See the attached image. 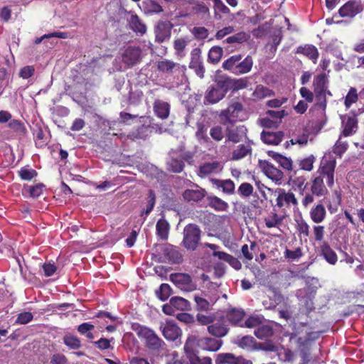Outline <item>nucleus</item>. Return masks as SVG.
I'll list each match as a JSON object with an SVG mask.
<instances>
[{"instance_id":"1","label":"nucleus","mask_w":364,"mask_h":364,"mask_svg":"<svg viewBox=\"0 0 364 364\" xmlns=\"http://www.w3.org/2000/svg\"><path fill=\"white\" fill-rule=\"evenodd\" d=\"M223 341L221 339L208 336L199 337L196 335H188L184 347L192 350L216 352L222 347Z\"/></svg>"},{"instance_id":"2","label":"nucleus","mask_w":364,"mask_h":364,"mask_svg":"<svg viewBox=\"0 0 364 364\" xmlns=\"http://www.w3.org/2000/svg\"><path fill=\"white\" fill-rule=\"evenodd\" d=\"M131 328L140 339L144 341L145 346L148 349L159 351L165 346V342L150 328L139 323H133Z\"/></svg>"},{"instance_id":"3","label":"nucleus","mask_w":364,"mask_h":364,"mask_svg":"<svg viewBox=\"0 0 364 364\" xmlns=\"http://www.w3.org/2000/svg\"><path fill=\"white\" fill-rule=\"evenodd\" d=\"M241 60V54L233 55L223 63L222 67L225 70L230 71L236 75L248 73L253 66L252 56L248 55L243 60Z\"/></svg>"},{"instance_id":"4","label":"nucleus","mask_w":364,"mask_h":364,"mask_svg":"<svg viewBox=\"0 0 364 364\" xmlns=\"http://www.w3.org/2000/svg\"><path fill=\"white\" fill-rule=\"evenodd\" d=\"M183 234L182 245L188 250H196L201 237L199 227L196 224L189 223L185 226Z\"/></svg>"},{"instance_id":"5","label":"nucleus","mask_w":364,"mask_h":364,"mask_svg":"<svg viewBox=\"0 0 364 364\" xmlns=\"http://www.w3.org/2000/svg\"><path fill=\"white\" fill-rule=\"evenodd\" d=\"M170 280L177 288L183 291H193L197 288V285L193 281L191 276L186 273H172L170 275Z\"/></svg>"},{"instance_id":"6","label":"nucleus","mask_w":364,"mask_h":364,"mask_svg":"<svg viewBox=\"0 0 364 364\" xmlns=\"http://www.w3.org/2000/svg\"><path fill=\"white\" fill-rule=\"evenodd\" d=\"M156 67L159 72L166 74L178 73V75H183L186 70L185 65L168 59L159 60L156 63Z\"/></svg>"},{"instance_id":"7","label":"nucleus","mask_w":364,"mask_h":364,"mask_svg":"<svg viewBox=\"0 0 364 364\" xmlns=\"http://www.w3.org/2000/svg\"><path fill=\"white\" fill-rule=\"evenodd\" d=\"M142 51L139 47L128 46L122 53V60L128 67H133L141 60Z\"/></svg>"},{"instance_id":"8","label":"nucleus","mask_w":364,"mask_h":364,"mask_svg":"<svg viewBox=\"0 0 364 364\" xmlns=\"http://www.w3.org/2000/svg\"><path fill=\"white\" fill-rule=\"evenodd\" d=\"M173 25L168 21H159L154 28L155 41L161 43L170 39Z\"/></svg>"},{"instance_id":"9","label":"nucleus","mask_w":364,"mask_h":364,"mask_svg":"<svg viewBox=\"0 0 364 364\" xmlns=\"http://www.w3.org/2000/svg\"><path fill=\"white\" fill-rule=\"evenodd\" d=\"M215 364H253L251 360L232 353H221L215 356Z\"/></svg>"},{"instance_id":"10","label":"nucleus","mask_w":364,"mask_h":364,"mask_svg":"<svg viewBox=\"0 0 364 364\" xmlns=\"http://www.w3.org/2000/svg\"><path fill=\"white\" fill-rule=\"evenodd\" d=\"M164 261H168L173 264H179L183 261V255L176 247L170 244H164L159 246Z\"/></svg>"},{"instance_id":"11","label":"nucleus","mask_w":364,"mask_h":364,"mask_svg":"<svg viewBox=\"0 0 364 364\" xmlns=\"http://www.w3.org/2000/svg\"><path fill=\"white\" fill-rule=\"evenodd\" d=\"M164 338L171 341H174L182 336V330L173 321L168 320L160 326Z\"/></svg>"},{"instance_id":"12","label":"nucleus","mask_w":364,"mask_h":364,"mask_svg":"<svg viewBox=\"0 0 364 364\" xmlns=\"http://www.w3.org/2000/svg\"><path fill=\"white\" fill-rule=\"evenodd\" d=\"M336 159L324 160L321 164L320 176L326 179L327 186L331 188L334 184Z\"/></svg>"},{"instance_id":"13","label":"nucleus","mask_w":364,"mask_h":364,"mask_svg":"<svg viewBox=\"0 0 364 364\" xmlns=\"http://www.w3.org/2000/svg\"><path fill=\"white\" fill-rule=\"evenodd\" d=\"M363 10L360 2L357 1H349L343 5L338 10L341 17L353 18Z\"/></svg>"},{"instance_id":"14","label":"nucleus","mask_w":364,"mask_h":364,"mask_svg":"<svg viewBox=\"0 0 364 364\" xmlns=\"http://www.w3.org/2000/svg\"><path fill=\"white\" fill-rule=\"evenodd\" d=\"M262 172L272 181L280 183L284 178V173L271 163L264 161L260 165Z\"/></svg>"},{"instance_id":"15","label":"nucleus","mask_w":364,"mask_h":364,"mask_svg":"<svg viewBox=\"0 0 364 364\" xmlns=\"http://www.w3.org/2000/svg\"><path fill=\"white\" fill-rule=\"evenodd\" d=\"M207 331L211 336L220 339L228 334L229 328L225 323L224 317L222 316L219 320H216L211 325H209Z\"/></svg>"},{"instance_id":"16","label":"nucleus","mask_w":364,"mask_h":364,"mask_svg":"<svg viewBox=\"0 0 364 364\" xmlns=\"http://www.w3.org/2000/svg\"><path fill=\"white\" fill-rule=\"evenodd\" d=\"M223 168V165L218 161L205 162L199 166L198 176L201 178H204L211 174L220 173Z\"/></svg>"},{"instance_id":"17","label":"nucleus","mask_w":364,"mask_h":364,"mask_svg":"<svg viewBox=\"0 0 364 364\" xmlns=\"http://www.w3.org/2000/svg\"><path fill=\"white\" fill-rule=\"evenodd\" d=\"M276 191L278 192V196L276 199L277 205L279 208L289 207L291 204L294 205H298L297 199L295 195L291 192H287L283 188H278Z\"/></svg>"},{"instance_id":"18","label":"nucleus","mask_w":364,"mask_h":364,"mask_svg":"<svg viewBox=\"0 0 364 364\" xmlns=\"http://www.w3.org/2000/svg\"><path fill=\"white\" fill-rule=\"evenodd\" d=\"M194 186L196 187V189H186L182 194L184 200L186 202H200L207 194L205 189L200 187L197 184H194Z\"/></svg>"},{"instance_id":"19","label":"nucleus","mask_w":364,"mask_h":364,"mask_svg":"<svg viewBox=\"0 0 364 364\" xmlns=\"http://www.w3.org/2000/svg\"><path fill=\"white\" fill-rule=\"evenodd\" d=\"M245 312L242 309L230 307L225 311V317L227 320L233 326H243V318Z\"/></svg>"},{"instance_id":"20","label":"nucleus","mask_w":364,"mask_h":364,"mask_svg":"<svg viewBox=\"0 0 364 364\" xmlns=\"http://www.w3.org/2000/svg\"><path fill=\"white\" fill-rule=\"evenodd\" d=\"M319 251L321 256L331 265H335L338 259L336 252L331 248L327 242H323L320 247Z\"/></svg>"},{"instance_id":"21","label":"nucleus","mask_w":364,"mask_h":364,"mask_svg":"<svg viewBox=\"0 0 364 364\" xmlns=\"http://www.w3.org/2000/svg\"><path fill=\"white\" fill-rule=\"evenodd\" d=\"M252 152V144L249 141L245 144H239L236 149L232 151L231 159L233 161H239L245 158L248 155H251Z\"/></svg>"},{"instance_id":"22","label":"nucleus","mask_w":364,"mask_h":364,"mask_svg":"<svg viewBox=\"0 0 364 364\" xmlns=\"http://www.w3.org/2000/svg\"><path fill=\"white\" fill-rule=\"evenodd\" d=\"M188 4L191 6L193 14L199 16L202 18L210 17L209 7L203 2L196 0H188Z\"/></svg>"},{"instance_id":"23","label":"nucleus","mask_w":364,"mask_h":364,"mask_svg":"<svg viewBox=\"0 0 364 364\" xmlns=\"http://www.w3.org/2000/svg\"><path fill=\"white\" fill-rule=\"evenodd\" d=\"M210 182L217 188L222 189L223 192L227 195L235 193V185L231 179L210 178Z\"/></svg>"},{"instance_id":"24","label":"nucleus","mask_w":364,"mask_h":364,"mask_svg":"<svg viewBox=\"0 0 364 364\" xmlns=\"http://www.w3.org/2000/svg\"><path fill=\"white\" fill-rule=\"evenodd\" d=\"M247 129L244 127H238L235 129H227L226 141L238 143L242 140V136L247 139Z\"/></svg>"},{"instance_id":"25","label":"nucleus","mask_w":364,"mask_h":364,"mask_svg":"<svg viewBox=\"0 0 364 364\" xmlns=\"http://www.w3.org/2000/svg\"><path fill=\"white\" fill-rule=\"evenodd\" d=\"M284 132L282 131L273 132L262 131L261 133L262 141L269 145H278L284 138Z\"/></svg>"},{"instance_id":"26","label":"nucleus","mask_w":364,"mask_h":364,"mask_svg":"<svg viewBox=\"0 0 364 364\" xmlns=\"http://www.w3.org/2000/svg\"><path fill=\"white\" fill-rule=\"evenodd\" d=\"M326 215L325 206L321 203L314 205L309 212L311 220L316 224L322 223L326 219Z\"/></svg>"},{"instance_id":"27","label":"nucleus","mask_w":364,"mask_h":364,"mask_svg":"<svg viewBox=\"0 0 364 364\" xmlns=\"http://www.w3.org/2000/svg\"><path fill=\"white\" fill-rule=\"evenodd\" d=\"M301 360L299 364H309L311 361V352L309 347V341L299 337L297 339Z\"/></svg>"},{"instance_id":"28","label":"nucleus","mask_w":364,"mask_h":364,"mask_svg":"<svg viewBox=\"0 0 364 364\" xmlns=\"http://www.w3.org/2000/svg\"><path fill=\"white\" fill-rule=\"evenodd\" d=\"M269 156L272 158L279 166L287 171H291L293 169V161L290 158H288L282 154H280L274 151H269L267 152Z\"/></svg>"},{"instance_id":"29","label":"nucleus","mask_w":364,"mask_h":364,"mask_svg":"<svg viewBox=\"0 0 364 364\" xmlns=\"http://www.w3.org/2000/svg\"><path fill=\"white\" fill-rule=\"evenodd\" d=\"M311 192L316 197H322L326 195L328 189L324 185L323 178L321 176L315 177L311 182Z\"/></svg>"},{"instance_id":"30","label":"nucleus","mask_w":364,"mask_h":364,"mask_svg":"<svg viewBox=\"0 0 364 364\" xmlns=\"http://www.w3.org/2000/svg\"><path fill=\"white\" fill-rule=\"evenodd\" d=\"M218 297L210 298L209 300L199 295H194L196 302V310L198 311H208L212 306L216 302Z\"/></svg>"},{"instance_id":"31","label":"nucleus","mask_w":364,"mask_h":364,"mask_svg":"<svg viewBox=\"0 0 364 364\" xmlns=\"http://www.w3.org/2000/svg\"><path fill=\"white\" fill-rule=\"evenodd\" d=\"M184 353L191 364H212L210 357L199 358L198 351L183 347Z\"/></svg>"},{"instance_id":"32","label":"nucleus","mask_w":364,"mask_h":364,"mask_svg":"<svg viewBox=\"0 0 364 364\" xmlns=\"http://www.w3.org/2000/svg\"><path fill=\"white\" fill-rule=\"evenodd\" d=\"M216 86L225 95L228 92H233L232 78L227 75L217 76L215 80Z\"/></svg>"},{"instance_id":"33","label":"nucleus","mask_w":364,"mask_h":364,"mask_svg":"<svg viewBox=\"0 0 364 364\" xmlns=\"http://www.w3.org/2000/svg\"><path fill=\"white\" fill-rule=\"evenodd\" d=\"M154 111L159 118L165 119L169 116L170 105L168 102L156 100L154 103Z\"/></svg>"},{"instance_id":"34","label":"nucleus","mask_w":364,"mask_h":364,"mask_svg":"<svg viewBox=\"0 0 364 364\" xmlns=\"http://www.w3.org/2000/svg\"><path fill=\"white\" fill-rule=\"evenodd\" d=\"M213 2L214 17L216 20H221L223 17L230 14V9L222 0H212Z\"/></svg>"},{"instance_id":"35","label":"nucleus","mask_w":364,"mask_h":364,"mask_svg":"<svg viewBox=\"0 0 364 364\" xmlns=\"http://www.w3.org/2000/svg\"><path fill=\"white\" fill-rule=\"evenodd\" d=\"M190 40L188 37L184 38H176L173 42V49L175 50V55L182 58L186 55V48L188 46Z\"/></svg>"},{"instance_id":"36","label":"nucleus","mask_w":364,"mask_h":364,"mask_svg":"<svg viewBox=\"0 0 364 364\" xmlns=\"http://www.w3.org/2000/svg\"><path fill=\"white\" fill-rule=\"evenodd\" d=\"M331 95V92L326 90H314V95L315 96V106L322 110H326L327 107L326 95Z\"/></svg>"},{"instance_id":"37","label":"nucleus","mask_w":364,"mask_h":364,"mask_svg":"<svg viewBox=\"0 0 364 364\" xmlns=\"http://www.w3.org/2000/svg\"><path fill=\"white\" fill-rule=\"evenodd\" d=\"M225 95L218 87H212L205 95V101L208 104H215L225 97Z\"/></svg>"},{"instance_id":"38","label":"nucleus","mask_w":364,"mask_h":364,"mask_svg":"<svg viewBox=\"0 0 364 364\" xmlns=\"http://www.w3.org/2000/svg\"><path fill=\"white\" fill-rule=\"evenodd\" d=\"M169 229V223L164 218H160L157 221L156 225V235L162 240H166L168 239Z\"/></svg>"},{"instance_id":"39","label":"nucleus","mask_w":364,"mask_h":364,"mask_svg":"<svg viewBox=\"0 0 364 364\" xmlns=\"http://www.w3.org/2000/svg\"><path fill=\"white\" fill-rule=\"evenodd\" d=\"M207 199L208 205L216 211H226L229 207L228 203L218 196H210Z\"/></svg>"},{"instance_id":"40","label":"nucleus","mask_w":364,"mask_h":364,"mask_svg":"<svg viewBox=\"0 0 364 364\" xmlns=\"http://www.w3.org/2000/svg\"><path fill=\"white\" fill-rule=\"evenodd\" d=\"M358 128V119L355 115L348 117L346 122L344 123L343 135L348 136L355 133Z\"/></svg>"},{"instance_id":"41","label":"nucleus","mask_w":364,"mask_h":364,"mask_svg":"<svg viewBox=\"0 0 364 364\" xmlns=\"http://www.w3.org/2000/svg\"><path fill=\"white\" fill-rule=\"evenodd\" d=\"M297 53H301L309 59H311L314 63H316L318 58V51L317 48L313 45H306L305 46H299L297 48Z\"/></svg>"},{"instance_id":"42","label":"nucleus","mask_w":364,"mask_h":364,"mask_svg":"<svg viewBox=\"0 0 364 364\" xmlns=\"http://www.w3.org/2000/svg\"><path fill=\"white\" fill-rule=\"evenodd\" d=\"M129 23L130 28L134 32L139 33L143 35L146 31V26L141 21L138 16L136 14H132L130 16Z\"/></svg>"},{"instance_id":"43","label":"nucleus","mask_w":364,"mask_h":364,"mask_svg":"<svg viewBox=\"0 0 364 364\" xmlns=\"http://www.w3.org/2000/svg\"><path fill=\"white\" fill-rule=\"evenodd\" d=\"M171 306L181 311H188L191 309V303L186 299L180 296H173L170 299Z\"/></svg>"},{"instance_id":"44","label":"nucleus","mask_w":364,"mask_h":364,"mask_svg":"<svg viewBox=\"0 0 364 364\" xmlns=\"http://www.w3.org/2000/svg\"><path fill=\"white\" fill-rule=\"evenodd\" d=\"M328 80L327 75L322 73L316 75L313 82L314 90H328Z\"/></svg>"},{"instance_id":"45","label":"nucleus","mask_w":364,"mask_h":364,"mask_svg":"<svg viewBox=\"0 0 364 364\" xmlns=\"http://www.w3.org/2000/svg\"><path fill=\"white\" fill-rule=\"evenodd\" d=\"M223 55V50L220 46L212 47L208 52V61L212 64L219 63Z\"/></svg>"},{"instance_id":"46","label":"nucleus","mask_w":364,"mask_h":364,"mask_svg":"<svg viewBox=\"0 0 364 364\" xmlns=\"http://www.w3.org/2000/svg\"><path fill=\"white\" fill-rule=\"evenodd\" d=\"M94 324L89 322H85L80 324L77 326V330L80 335L85 336L89 340H93L95 336L92 331L94 330Z\"/></svg>"},{"instance_id":"47","label":"nucleus","mask_w":364,"mask_h":364,"mask_svg":"<svg viewBox=\"0 0 364 364\" xmlns=\"http://www.w3.org/2000/svg\"><path fill=\"white\" fill-rule=\"evenodd\" d=\"M8 127L16 135L24 136L27 133V129L24 124L18 119L11 120L8 124Z\"/></svg>"},{"instance_id":"48","label":"nucleus","mask_w":364,"mask_h":364,"mask_svg":"<svg viewBox=\"0 0 364 364\" xmlns=\"http://www.w3.org/2000/svg\"><path fill=\"white\" fill-rule=\"evenodd\" d=\"M63 339L64 344L67 346L70 349L77 350L80 349L82 346L80 339L76 336L66 334L64 336Z\"/></svg>"},{"instance_id":"49","label":"nucleus","mask_w":364,"mask_h":364,"mask_svg":"<svg viewBox=\"0 0 364 364\" xmlns=\"http://www.w3.org/2000/svg\"><path fill=\"white\" fill-rule=\"evenodd\" d=\"M143 8L146 14H159L163 11L162 6L153 0H145Z\"/></svg>"},{"instance_id":"50","label":"nucleus","mask_w":364,"mask_h":364,"mask_svg":"<svg viewBox=\"0 0 364 364\" xmlns=\"http://www.w3.org/2000/svg\"><path fill=\"white\" fill-rule=\"evenodd\" d=\"M296 225L295 228L300 235L304 237H309L310 235V226L307 222L302 218L300 217L298 219H295Z\"/></svg>"},{"instance_id":"51","label":"nucleus","mask_w":364,"mask_h":364,"mask_svg":"<svg viewBox=\"0 0 364 364\" xmlns=\"http://www.w3.org/2000/svg\"><path fill=\"white\" fill-rule=\"evenodd\" d=\"M283 218L279 216L276 213H271L267 217L264 218L265 225L268 228L278 227L282 224Z\"/></svg>"},{"instance_id":"52","label":"nucleus","mask_w":364,"mask_h":364,"mask_svg":"<svg viewBox=\"0 0 364 364\" xmlns=\"http://www.w3.org/2000/svg\"><path fill=\"white\" fill-rule=\"evenodd\" d=\"M273 95L274 92L272 90L262 85H257L252 93L254 97L259 100L270 97Z\"/></svg>"},{"instance_id":"53","label":"nucleus","mask_w":364,"mask_h":364,"mask_svg":"<svg viewBox=\"0 0 364 364\" xmlns=\"http://www.w3.org/2000/svg\"><path fill=\"white\" fill-rule=\"evenodd\" d=\"M196 320L200 325L208 326L216 321V316L213 313H210L208 314L198 313L196 314Z\"/></svg>"},{"instance_id":"54","label":"nucleus","mask_w":364,"mask_h":364,"mask_svg":"<svg viewBox=\"0 0 364 364\" xmlns=\"http://www.w3.org/2000/svg\"><path fill=\"white\" fill-rule=\"evenodd\" d=\"M273 333V328L267 325L259 326L258 328L255 330V336L259 339L270 337Z\"/></svg>"},{"instance_id":"55","label":"nucleus","mask_w":364,"mask_h":364,"mask_svg":"<svg viewBox=\"0 0 364 364\" xmlns=\"http://www.w3.org/2000/svg\"><path fill=\"white\" fill-rule=\"evenodd\" d=\"M250 38V36L245 32H239L233 36H229L225 40L227 43H242L246 42Z\"/></svg>"},{"instance_id":"56","label":"nucleus","mask_w":364,"mask_h":364,"mask_svg":"<svg viewBox=\"0 0 364 364\" xmlns=\"http://www.w3.org/2000/svg\"><path fill=\"white\" fill-rule=\"evenodd\" d=\"M18 175L21 180L31 181L37 176L38 173L35 169L22 167L18 171Z\"/></svg>"},{"instance_id":"57","label":"nucleus","mask_w":364,"mask_h":364,"mask_svg":"<svg viewBox=\"0 0 364 364\" xmlns=\"http://www.w3.org/2000/svg\"><path fill=\"white\" fill-rule=\"evenodd\" d=\"M358 100V95L357 93V90L355 87H350L345 97V107L346 108H350L351 105L355 103Z\"/></svg>"},{"instance_id":"58","label":"nucleus","mask_w":364,"mask_h":364,"mask_svg":"<svg viewBox=\"0 0 364 364\" xmlns=\"http://www.w3.org/2000/svg\"><path fill=\"white\" fill-rule=\"evenodd\" d=\"M189 68L193 70L199 77L203 78L204 77L205 68L202 60H191Z\"/></svg>"},{"instance_id":"59","label":"nucleus","mask_w":364,"mask_h":364,"mask_svg":"<svg viewBox=\"0 0 364 364\" xmlns=\"http://www.w3.org/2000/svg\"><path fill=\"white\" fill-rule=\"evenodd\" d=\"M147 205L146 210L141 212V215H149L154 209L156 203V194L153 190H149L147 195Z\"/></svg>"},{"instance_id":"60","label":"nucleus","mask_w":364,"mask_h":364,"mask_svg":"<svg viewBox=\"0 0 364 364\" xmlns=\"http://www.w3.org/2000/svg\"><path fill=\"white\" fill-rule=\"evenodd\" d=\"M315 157L311 155L299 161V165L301 170L306 171H311L314 168V164L315 162Z\"/></svg>"},{"instance_id":"61","label":"nucleus","mask_w":364,"mask_h":364,"mask_svg":"<svg viewBox=\"0 0 364 364\" xmlns=\"http://www.w3.org/2000/svg\"><path fill=\"white\" fill-rule=\"evenodd\" d=\"M44 185L43 183H38L35 186H28L25 188L26 191L31 198H38L43 193Z\"/></svg>"},{"instance_id":"62","label":"nucleus","mask_w":364,"mask_h":364,"mask_svg":"<svg viewBox=\"0 0 364 364\" xmlns=\"http://www.w3.org/2000/svg\"><path fill=\"white\" fill-rule=\"evenodd\" d=\"M172 289L168 284H162L159 290L156 291L158 297L161 301H166L171 296Z\"/></svg>"},{"instance_id":"63","label":"nucleus","mask_w":364,"mask_h":364,"mask_svg":"<svg viewBox=\"0 0 364 364\" xmlns=\"http://www.w3.org/2000/svg\"><path fill=\"white\" fill-rule=\"evenodd\" d=\"M254 188L250 183L244 182L237 189L238 193L244 198L250 197L253 193Z\"/></svg>"},{"instance_id":"64","label":"nucleus","mask_w":364,"mask_h":364,"mask_svg":"<svg viewBox=\"0 0 364 364\" xmlns=\"http://www.w3.org/2000/svg\"><path fill=\"white\" fill-rule=\"evenodd\" d=\"M184 162L182 159H171L168 163L169 170L173 173H181L184 168Z\"/></svg>"}]
</instances>
